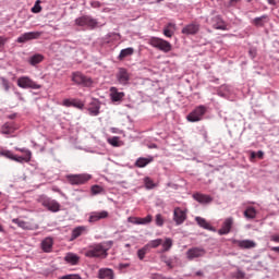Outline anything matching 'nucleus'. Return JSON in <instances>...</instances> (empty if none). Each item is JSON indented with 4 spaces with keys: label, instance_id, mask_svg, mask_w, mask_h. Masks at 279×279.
<instances>
[{
    "label": "nucleus",
    "instance_id": "obj_38",
    "mask_svg": "<svg viewBox=\"0 0 279 279\" xmlns=\"http://www.w3.org/2000/svg\"><path fill=\"white\" fill-rule=\"evenodd\" d=\"M148 252H149L148 246L144 245L142 248H140L137 251V258H140V260H144L145 256H146V254H148Z\"/></svg>",
    "mask_w": 279,
    "mask_h": 279
},
{
    "label": "nucleus",
    "instance_id": "obj_61",
    "mask_svg": "<svg viewBox=\"0 0 279 279\" xmlns=\"http://www.w3.org/2000/svg\"><path fill=\"white\" fill-rule=\"evenodd\" d=\"M112 134H118L119 133V129L118 128H111L110 129Z\"/></svg>",
    "mask_w": 279,
    "mask_h": 279
},
{
    "label": "nucleus",
    "instance_id": "obj_50",
    "mask_svg": "<svg viewBox=\"0 0 279 279\" xmlns=\"http://www.w3.org/2000/svg\"><path fill=\"white\" fill-rule=\"evenodd\" d=\"M5 43H8V38L4 36H0V51H3V47H5Z\"/></svg>",
    "mask_w": 279,
    "mask_h": 279
},
{
    "label": "nucleus",
    "instance_id": "obj_53",
    "mask_svg": "<svg viewBox=\"0 0 279 279\" xmlns=\"http://www.w3.org/2000/svg\"><path fill=\"white\" fill-rule=\"evenodd\" d=\"M128 267H130V264H128V263H120L119 264L120 271H123V269H128Z\"/></svg>",
    "mask_w": 279,
    "mask_h": 279
},
{
    "label": "nucleus",
    "instance_id": "obj_36",
    "mask_svg": "<svg viewBox=\"0 0 279 279\" xmlns=\"http://www.w3.org/2000/svg\"><path fill=\"white\" fill-rule=\"evenodd\" d=\"M160 245H162V239H156V240H151L146 244V247H148V250L151 247L153 250H156V247H160Z\"/></svg>",
    "mask_w": 279,
    "mask_h": 279
},
{
    "label": "nucleus",
    "instance_id": "obj_34",
    "mask_svg": "<svg viewBox=\"0 0 279 279\" xmlns=\"http://www.w3.org/2000/svg\"><path fill=\"white\" fill-rule=\"evenodd\" d=\"M130 56H134V48H132V47L122 49L120 51L118 60H124V58H130Z\"/></svg>",
    "mask_w": 279,
    "mask_h": 279
},
{
    "label": "nucleus",
    "instance_id": "obj_33",
    "mask_svg": "<svg viewBox=\"0 0 279 279\" xmlns=\"http://www.w3.org/2000/svg\"><path fill=\"white\" fill-rule=\"evenodd\" d=\"M256 215H258V211L252 206L246 207L244 210V217L246 219H256Z\"/></svg>",
    "mask_w": 279,
    "mask_h": 279
},
{
    "label": "nucleus",
    "instance_id": "obj_26",
    "mask_svg": "<svg viewBox=\"0 0 279 279\" xmlns=\"http://www.w3.org/2000/svg\"><path fill=\"white\" fill-rule=\"evenodd\" d=\"M265 23H269V15L267 14L252 20V24L255 25V27H265Z\"/></svg>",
    "mask_w": 279,
    "mask_h": 279
},
{
    "label": "nucleus",
    "instance_id": "obj_32",
    "mask_svg": "<svg viewBox=\"0 0 279 279\" xmlns=\"http://www.w3.org/2000/svg\"><path fill=\"white\" fill-rule=\"evenodd\" d=\"M13 160L15 162H20V165H24V162H29L32 160V153H27V155L24 156L14 155Z\"/></svg>",
    "mask_w": 279,
    "mask_h": 279
},
{
    "label": "nucleus",
    "instance_id": "obj_5",
    "mask_svg": "<svg viewBox=\"0 0 279 279\" xmlns=\"http://www.w3.org/2000/svg\"><path fill=\"white\" fill-rule=\"evenodd\" d=\"M72 82H74L76 86H84L85 88L93 86V78L84 75L82 72H73Z\"/></svg>",
    "mask_w": 279,
    "mask_h": 279
},
{
    "label": "nucleus",
    "instance_id": "obj_54",
    "mask_svg": "<svg viewBox=\"0 0 279 279\" xmlns=\"http://www.w3.org/2000/svg\"><path fill=\"white\" fill-rule=\"evenodd\" d=\"M17 151H21L22 154H25V156H27L28 154H32V150L27 149V148H16Z\"/></svg>",
    "mask_w": 279,
    "mask_h": 279
},
{
    "label": "nucleus",
    "instance_id": "obj_62",
    "mask_svg": "<svg viewBox=\"0 0 279 279\" xmlns=\"http://www.w3.org/2000/svg\"><path fill=\"white\" fill-rule=\"evenodd\" d=\"M271 252H276L277 254H279V246L271 247Z\"/></svg>",
    "mask_w": 279,
    "mask_h": 279
},
{
    "label": "nucleus",
    "instance_id": "obj_31",
    "mask_svg": "<svg viewBox=\"0 0 279 279\" xmlns=\"http://www.w3.org/2000/svg\"><path fill=\"white\" fill-rule=\"evenodd\" d=\"M84 232H86V227H84V226L74 228L72 230L71 241H75V239H80V236H82V234H84Z\"/></svg>",
    "mask_w": 279,
    "mask_h": 279
},
{
    "label": "nucleus",
    "instance_id": "obj_16",
    "mask_svg": "<svg viewBox=\"0 0 279 279\" xmlns=\"http://www.w3.org/2000/svg\"><path fill=\"white\" fill-rule=\"evenodd\" d=\"M117 80L121 86H128V84H130V73L128 70L120 68L119 72L117 73Z\"/></svg>",
    "mask_w": 279,
    "mask_h": 279
},
{
    "label": "nucleus",
    "instance_id": "obj_22",
    "mask_svg": "<svg viewBox=\"0 0 279 279\" xmlns=\"http://www.w3.org/2000/svg\"><path fill=\"white\" fill-rule=\"evenodd\" d=\"M88 112L90 117H98L99 110H101V105H99V101L94 100L89 104Z\"/></svg>",
    "mask_w": 279,
    "mask_h": 279
},
{
    "label": "nucleus",
    "instance_id": "obj_12",
    "mask_svg": "<svg viewBox=\"0 0 279 279\" xmlns=\"http://www.w3.org/2000/svg\"><path fill=\"white\" fill-rule=\"evenodd\" d=\"M173 221L175 222V226H182L184 221H186V210L177 207L173 210Z\"/></svg>",
    "mask_w": 279,
    "mask_h": 279
},
{
    "label": "nucleus",
    "instance_id": "obj_3",
    "mask_svg": "<svg viewBox=\"0 0 279 279\" xmlns=\"http://www.w3.org/2000/svg\"><path fill=\"white\" fill-rule=\"evenodd\" d=\"M206 112H208V108L204 105H199L186 116V120L190 123H197L204 119Z\"/></svg>",
    "mask_w": 279,
    "mask_h": 279
},
{
    "label": "nucleus",
    "instance_id": "obj_60",
    "mask_svg": "<svg viewBox=\"0 0 279 279\" xmlns=\"http://www.w3.org/2000/svg\"><path fill=\"white\" fill-rule=\"evenodd\" d=\"M269 5H277V1L276 0H267Z\"/></svg>",
    "mask_w": 279,
    "mask_h": 279
},
{
    "label": "nucleus",
    "instance_id": "obj_20",
    "mask_svg": "<svg viewBox=\"0 0 279 279\" xmlns=\"http://www.w3.org/2000/svg\"><path fill=\"white\" fill-rule=\"evenodd\" d=\"M99 279H114V270L111 268H100L98 270Z\"/></svg>",
    "mask_w": 279,
    "mask_h": 279
},
{
    "label": "nucleus",
    "instance_id": "obj_7",
    "mask_svg": "<svg viewBox=\"0 0 279 279\" xmlns=\"http://www.w3.org/2000/svg\"><path fill=\"white\" fill-rule=\"evenodd\" d=\"M17 86L20 88H32V90H40L43 85L36 83L29 76H21L17 78Z\"/></svg>",
    "mask_w": 279,
    "mask_h": 279
},
{
    "label": "nucleus",
    "instance_id": "obj_30",
    "mask_svg": "<svg viewBox=\"0 0 279 279\" xmlns=\"http://www.w3.org/2000/svg\"><path fill=\"white\" fill-rule=\"evenodd\" d=\"M52 247H53V239L46 238L45 240H43V242H41L43 252H46L47 254H49V252H51Z\"/></svg>",
    "mask_w": 279,
    "mask_h": 279
},
{
    "label": "nucleus",
    "instance_id": "obj_48",
    "mask_svg": "<svg viewBox=\"0 0 279 279\" xmlns=\"http://www.w3.org/2000/svg\"><path fill=\"white\" fill-rule=\"evenodd\" d=\"M128 222L133 223L134 226H140L138 217H129Z\"/></svg>",
    "mask_w": 279,
    "mask_h": 279
},
{
    "label": "nucleus",
    "instance_id": "obj_42",
    "mask_svg": "<svg viewBox=\"0 0 279 279\" xmlns=\"http://www.w3.org/2000/svg\"><path fill=\"white\" fill-rule=\"evenodd\" d=\"M155 223L156 226H158L159 228H162V226H165V218H162L161 214H157L155 217Z\"/></svg>",
    "mask_w": 279,
    "mask_h": 279
},
{
    "label": "nucleus",
    "instance_id": "obj_45",
    "mask_svg": "<svg viewBox=\"0 0 279 279\" xmlns=\"http://www.w3.org/2000/svg\"><path fill=\"white\" fill-rule=\"evenodd\" d=\"M59 279H82V276H80V274H70V275H64Z\"/></svg>",
    "mask_w": 279,
    "mask_h": 279
},
{
    "label": "nucleus",
    "instance_id": "obj_28",
    "mask_svg": "<svg viewBox=\"0 0 279 279\" xmlns=\"http://www.w3.org/2000/svg\"><path fill=\"white\" fill-rule=\"evenodd\" d=\"M43 60H45V56L41 53H35L28 58L27 62L31 66H37V64H40Z\"/></svg>",
    "mask_w": 279,
    "mask_h": 279
},
{
    "label": "nucleus",
    "instance_id": "obj_9",
    "mask_svg": "<svg viewBox=\"0 0 279 279\" xmlns=\"http://www.w3.org/2000/svg\"><path fill=\"white\" fill-rule=\"evenodd\" d=\"M43 36L40 32H27L17 37L16 43H29V40H38V38Z\"/></svg>",
    "mask_w": 279,
    "mask_h": 279
},
{
    "label": "nucleus",
    "instance_id": "obj_4",
    "mask_svg": "<svg viewBox=\"0 0 279 279\" xmlns=\"http://www.w3.org/2000/svg\"><path fill=\"white\" fill-rule=\"evenodd\" d=\"M149 45L153 46L155 49L162 51L163 53H169V51H171L172 49L171 43L159 37H150Z\"/></svg>",
    "mask_w": 279,
    "mask_h": 279
},
{
    "label": "nucleus",
    "instance_id": "obj_23",
    "mask_svg": "<svg viewBox=\"0 0 279 279\" xmlns=\"http://www.w3.org/2000/svg\"><path fill=\"white\" fill-rule=\"evenodd\" d=\"M110 97L112 101H121L125 97V93L119 92L117 87L110 88Z\"/></svg>",
    "mask_w": 279,
    "mask_h": 279
},
{
    "label": "nucleus",
    "instance_id": "obj_57",
    "mask_svg": "<svg viewBox=\"0 0 279 279\" xmlns=\"http://www.w3.org/2000/svg\"><path fill=\"white\" fill-rule=\"evenodd\" d=\"M90 5H92V8H99L101 5V2H99V1H92Z\"/></svg>",
    "mask_w": 279,
    "mask_h": 279
},
{
    "label": "nucleus",
    "instance_id": "obj_63",
    "mask_svg": "<svg viewBox=\"0 0 279 279\" xmlns=\"http://www.w3.org/2000/svg\"><path fill=\"white\" fill-rule=\"evenodd\" d=\"M256 158V151H251V159L254 160Z\"/></svg>",
    "mask_w": 279,
    "mask_h": 279
},
{
    "label": "nucleus",
    "instance_id": "obj_6",
    "mask_svg": "<svg viewBox=\"0 0 279 279\" xmlns=\"http://www.w3.org/2000/svg\"><path fill=\"white\" fill-rule=\"evenodd\" d=\"M93 177L90 174H68L66 175V180L69 182V184H71L72 186H80L82 184H86V182H88V180H90Z\"/></svg>",
    "mask_w": 279,
    "mask_h": 279
},
{
    "label": "nucleus",
    "instance_id": "obj_52",
    "mask_svg": "<svg viewBox=\"0 0 279 279\" xmlns=\"http://www.w3.org/2000/svg\"><path fill=\"white\" fill-rule=\"evenodd\" d=\"M3 156H5V158H9L10 160H14V154L10 150L4 151Z\"/></svg>",
    "mask_w": 279,
    "mask_h": 279
},
{
    "label": "nucleus",
    "instance_id": "obj_39",
    "mask_svg": "<svg viewBox=\"0 0 279 279\" xmlns=\"http://www.w3.org/2000/svg\"><path fill=\"white\" fill-rule=\"evenodd\" d=\"M108 143L112 147H121V138L119 136L109 137Z\"/></svg>",
    "mask_w": 279,
    "mask_h": 279
},
{
    "label": "nucleus",
    "instance_id": "obj_37",
    "mask_svg": "<svg viewBox=\"0 0 279 279\" xmlns=\"http://www.w3.org/2000/svg\"><path fill=\"white\" fill-rule=\"evenodd\" d=\"M144 184L147 191H151V189H156V183H154V180H151V178L149 177L144 178Z\"/></svg>",
    "mask_w": 279,
    "mask_h": 279
},
{
    "label": "nucleus",
    "instance_id": "obj_21",
    "mask_svg": "<svg viewBox=\"0 0 279 279\" xmlns=\"http://www.w3.org/2000/svg\"><path fill=\"white\" fill-rule=\"evenodd\" d=\"M177 25L173 22L168 23L166 26H163V36L166 38H173V35L175 34Z\"/></svg>",
    "mask_w": 279,
    "mask_h": 279
},
{
    "label": "nucleus",
    "instance_id": "obj_55",
    "mask_svg": "<svg viewBox=\"0 0 279 279\" xmlns=\"http://www.w3.org/2000/svg\"><path fill=\"white\" fill-rule=\"evenodd\" d=\"M270 241H274V243H279V234L271 235Z\"/></svg>",
    "mask_w": 279,
    "mask_h": 279
},
{
    "label": "nucleus",
    "instance_id": "obj_29",
    "mask_svg": "<svg viewBox=\"0 0 279 279\" xmlns=\"http://www.w3.org/2000/svg\"><path fill=\"white\" fill-rule=\"evenodd\" d=\"M149 162H154V157H140L135 161V167H137V169H144V167H147Z\"/></svg>",
    "mask_w": 279,
    "mask_h": 279
},
{
    "label": "nucleus",
    "instance_id": "obj_56",
    "mask_svg": "<svg viewBox=\"0 0 279 279\" xmlns=\"http://www.w3.org/2000/svg\"><path fill=\"white\" fill-rule=\"evenodd\" d=\"M264 156H265V153L263 150H258L256 153V157L259 158V160H263Z\"/></svg>",
    "mask_w": 279,
    "mask_h": 279
},
{
    "label": "nucleus",
    "instance_id": "obj_13",
    "mask_svg": "<svg viewBox=\"0 0 279 279\" xmlns=\"http://www.w3.org/2000/svg\"><path fill=\"white\" fill-rule=\"evenodd\" d=\"M232 226H234V218H232V217L227 218L223 221L222 227L218 230V234L220 236H223L226 234H230V232L232 230Z\"/></svg>",
    "mask_w": 279,
    "mask_h": 279
},
{
    "label": "nucleus",
    "instance_id": "obj_40",
    "mask_svg": "<svg viewBox=\"0 0 279 279\" xmlns=\"http://www.w3.org/2000/svg\"><path fill=\"white\" fill-rule=\"evenodd\" d=\"M43 3L40 0L35 1L34 7L31 9V12L33 14H40L43 12V7L40 5Z\"/></svg>",
    "mask_w": 279,
    "mask_h": 279
},
{
    "label": "nucleus",
    "instance_id": "obj_51",
    "mask_svg": "<svg viewBox=\"0 0 279 279\" xmlns=\"http://www.w3.org/2000/svg\"><path fill=\"white\" fill-rule=\"evenodd\" d=\"M248 56H250V58H252V60H254V58H256V56H257L256 48H250Z\"/></svg>",
    "mask_w": 279,
    "mask_h": 279
},
{
    "label": "nucleus",
    "instance_id": "obj_14",
    "mask_svg": "<svg viewBox=\"0 0 279 279\" xmlns=\"http://www.w3.org/2000/svg\"><path fill=\"white\" fill-rule=\"evenodd\" d=\"M109 213L106 210L101 211H92L89 214L88 222L89 223H97V221H101V219H108Z\"/></svg>",
    "mask_w": 279,
    "mask_h": 279
},
{
    "label": "nucleus",
    "instance_id": "obj_17",
    "mask_svg": "<svg viewBox=\"0 0 279 279\" xmlns=\"http://www.w3.org/2000/svg\"><path fill=\"white\" fill-rule=\"evenodd\" d=\"M62 106L65 108H77L78 110H84V104L80 99H63Z\"/></svg>",
    "mask_w": 279,
    "mask_h": 279
},
{
    "label": "nucleus",
    "instance_id": "obj_1",
    "mask_svg": "<svg viewBox=\"0 0 279 279\" xmlns=\"http://www.w3.org/2000/svg\"><path fill=\"white\" fill-rule=\"evenodd\" d=\"M112 245H114L113 241L90 244L85 248L84 256H86V258H98L99 260H104L105 258H108V252Z\"/></svg>",
    "mask_w": 279,
    "mask_h": 279
},
{
    "label": "nucleus",
    "instance_id": "obj_64",
    "mask_svg": "<svg viewBox=\"0 0 279 279\" xmlns=\"http://www.w3.org/2000/svg\"><path fill=\"white\" fill-rule=\"evenodd\" d=\"M156 278H157V279H169V278L163 277V276H161V275H156Z\"/></svg>",
    "mask_w": 279,
    "mask_h": 279
},
{
    "label": "nucleus",
    "instance_id": "obj_58",
    "mask_svg": "<svg viewBox=\"0 0 279 279\" xmlns=\"http://www.w3.org/2000/svg\"><path fill=\"white\" fill-rule=\"evenodd\" d=\"M165 263H166L167 267H169L170 269H173V264L171 263L170 259L166 260Z\"/></svg>",
    "mask_w": 279,
    "mask_h": 279
},
{
    "label": "nucleus",
    "instance_id": "obj_8",
    "mask_svg": "<svg viewBox=\"0 0 279 279\" xmlns=\"http://www.w3.org/2000/svg\"><path fill=\"white\" fill-rule=\"evenodd\" d=\"M206 256V248L204 247H192L186 252L187 260H195V258H204Z\"/></svg>",
    "mask_w": 279,
    "mask_h": 279
},
{
    "label": "nucleus",
    "instance_id": "obj_10",
    "mask_svg": "<svg viewBox=\"0 0 279 279\" xmlns=\"http://www.w3.org/2000/svg\"><path fill=\"white\" fill-rule=\"evenodd\" d=\"M41 206L47 208V210H50V213H60V203H58L56 199L44 198L41 201Z\"/></svg>",
    "mask_w": 279,
    "mask_h": 279
},
{
    "label": "nucleus",
    "instance_id": "obj_49",
    "mask_svg": "<svg viewBox=\"0 0 279 279\" xmlns=\"http://www.w3.org/2000/svg\"><path fill=\"white\" fill-rule=\"evenodd\" d=\"M241 3V0H229L228 1V8H236Z\"/></svg>",
    "mask_w": 279,
    "mask_h": 279
},
{
    "label": "nucleus",
    "instance_id": "obj_19",
    "mask_svg": "<svg viewBox=\"0 0 279 279\" xmlns=\"http://www.w3.org/2000/svg\"><path fill=\"white\" fill-rule=\"evenodd\" d=\"M235 243L241 250H253V247H256V242L253 240H236Z\"/></svg>",
    "mask_w": 279,
    "mask_h": 279
},
{
    "label": "nucleus",
    "instance_id": "obj_35",
    "mask_svg": "<svg viewBox=\"0 0 279 279\" xmlns=\"http://www.w3.org/2000/svg\"><path fill=\"white\" fill-rule=\"evenodd\" d=\"M162 252H169L171 247H173V240L171 238H166L163 242H161Z\"/></svg>",
    "mask_w": 279,
    "mask_h": 279
},
{
    "label": "nucleus",
    "instance_id": "obj_25",
    "mask_svg": "<svg viewBox=\"0 0 279 279\" xmlns=\"http://www.w3.org/2000/svg\"><path fill=\"white\" fill-rule=\"evenodd\" d=\"M195 221L199 226V228H203L204 230H209L210 232H215V227H211L205 218L197 216L195 218Z\"/></svg>",
    "mask_w": 279,
    "mask_h": 279
},
{
    "label": "nucleus",
    "instance_id": "obj_46",
    "mask_svg": "<svg viewBox=\"0 0 279 279\" xmlns=\"http://www.w3.org/2000/svg\"><path fill=\"white\" fill-rule=\"evenodd\" d=\"M92 193L94 195H99L100 193H104V187H101L99 185H93L92 186Z\"/></svg>",
    "mask_w": 279,
    "mask_h": 279
},
{
    "label": "nucleus",
    "instance_id": "obj_43",
    "mask_svg": "<svg viewBox=\"0 0 279 279\" xmlns=\"http://www.w3.org/2000/svg\"><path fill=\"white\" fill-rule=\"evenodd\" d=\"M12 221H13V223L19 226V228H22L23 230H25L27 228V222H25L19 218H14Z\"/></svg>",
    "mask_w": 279,
    "mask_h": 279
},
{
    "label": "nucleus",
    "instance_id": "obj_59",
    "mask_svg": "<svg viewBox=\"0 0 279 279\" xmlns=\"http://www.w3.org/2000/svg\"><path fill=\"white\" fill-rule=\"evenodd\" d=\"M16 97L20 99V101H23V94L20 92H15Z\"/></svg>",
    "mask_w": 279,
    "mask_h": 279
},
{
    "label": "nucleus",
    "instance_id": "obj_24",
    "mask_svg": "<svg viewBox=\"0 0 279 279\" xmlns=\"http://www.w3.org/2000/svg\"><path fill=\"white\" fill-rule=\"evenodd\" d=\"M0 132L4 135L14 134V132H16V126L12 122H7L1 126Z\"/></svg>",
    "mask_w": 279,
    "mask_h": 279
},
{
    "label": "nucleus",
    "instance_id": "obj_47",
    "mask_svg": "<svg viewBox=\"0 0 279 279\" xmlns=\"http://www.w3.org/2000/svg\"><path fill=\"white\" fill-rule=\"evenodd\" d=\"M108 38H111V40H121V34L119 33H109Z\"/></svg>",
    "mask_w": 279,
    "mask_h": 279
},
{
    "label": "nucleus",
    "instance_id": "obj_27",
    "mask_svg": "<svg viewBox=\"0 0 279 279\" xmlns=\"http://www.w3.org/2000/svg\"><path fill=\"white\" fill-rule=\"evenodd\" d=\"M65 263H68V265H78L80 264V255L75 254V253H66L65 257H64Z\"/></svg>",
    "mask_w": 279,
    "mask_h": 279
},
{
    "label": "nucleus",
    "instance_id": "obj_44",
    "mask_svg": "<svg viewBox=\"0 0 279 279\" xmlns=\"http://www.w3.org/2000/svg\"><path fill=\"white\" fill-rule=\"evenodd\" d=\"M0 82H1L5 93H8L10 90V81H8V78L1 76Z\"/></svg>",
    "mask_w": 279,
    "mask_h": 279
},
{
    "label": "nucleus",
    "instance_id": "obj_15",
    "mask_svg": "<svg viewBox=\"0 0 279 279\" xmlns=\"http://www.w3.org/2000/svg\"><path fill=\"white\" fill-rule=\"evenodd\" d=\"M211 25L214 29H220L221 32H228V25L223 21V17L221 15H215L211 17Z\"/></svg>",
    "mask_w": 279,
    "mask_h": 279
},
{
    "label": "nucleus",
    "instance_id": "obj_2",
    "mask_svg": "<svg viewBox=\"0 0 279 279\" xmlns=\"http://www.w3.org/2000/svg\"><path fill=\"white\" fill-rule=\"evenodd\" d=\"M75 25H77V27H84L85 29H95L99 25V22L90 15H83L75 19Z\"/></svg>",
    "mask_w": 279,
    "mask_h": 279
},
{
    "label": "nucleus",
    "instance_id": "obj_11",
    "mask_svg": "<svg viewBox=\"0 0 279 279\" xmlns=\"http://www.w3.org/2000/svg\"><path fill=\"white\" fill-rule=\"evenodd\" d=\"M199 23L197 22H192L190 24H186L182 29L181 33L184 34L185 36H195L196 34L199 33Z\"/></svg>",
    "mask_w": 279,
    "mask_h": 279
},
{
    "label": "nucleus",
    "instance_id": "obj_18",
    "mask_svg": "<svg viewBox=\"0 0 279 279\" xmlns=\"http://www.w3.org/2000/svg\"><path fill=\"white\" fill-rule=\"evenodd\" d=\"M193 199H195V202H198V204H211L214 198L208 194L197 192L193 194Z\"/></svg>",
    "mask_w": 279,
    "mask_h": 279
},
{
    "label": "nucleus",
    "instance_id": "obj_41",
    "mask_svg": "<svg viewBox=\"0 0 279 279\" xmlns=\"http://www.w3.org/2000/svg\"><path fill=\"white\" fill-rule=\"evenodd\" d=\"M154 220V217L151 215H147L144 218H138L140 226H148V223H151Z\"/></svg>",
    "mask_w": 279,
    "mask_h": 279
}]
</instances>
